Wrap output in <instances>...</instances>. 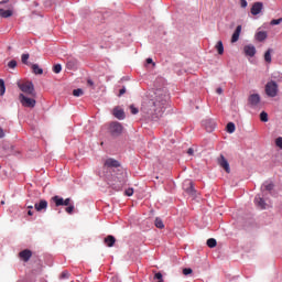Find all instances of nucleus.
<instances>
[{
	"label": "nucleus",
	"instance_id": "f3484780",
	"mask_svg": "<svg viewBox=\"0 0 282 282\" xmlns=\"http://www.w3.org/2000/svg\"><path fill=\"white\" fill-rule=\"evenodd\" d=\"M104 241L106 246H108V248H113V246L116 245V237L107 236Z\"/></svg>",
	"mask_w": 282,
	"mask_h": 282
},
{
	"label": "nucleus",
	"instance_id": "f8f14e48",
	"mask_svg": "<svg viewBox=\"0 0 282 282\" xmlns=\"http://www.w3.org/2000/svg\"><path fill=\"white\" fill-rule=\"evenodd\" d=\"M19 257L22 259V261L28 262L30 259H32V251H30V249H25L19 253Z\"/></svg>",
	"mask_w": 282,
	"mask_h": 282
},
{
	"label": "nucleus",
	"instance_id": "49530a36",
	"mask_svg": "<svg viewBox=\"0 0 282 282\" xmlns=\"http://www.w3.org/2000/svg\"><path fill=\"white\" fill-rule=\"evenodd\" d=\"M193 153H195V150H193V148H189L187 150V155H193Z\"/></svg>",
	"mask_w": 282,
	"mask_h": 282
},
{
	"label": "nucleus",
	"instance_id": "ddd939ff",
	"mask_svg": "<svg viewBox=\"0 0 282 282\" xmlns=\"http://www.w3.org/2000/svg\"><path fill=\"white\" fill-rule=\"evenodd\" d=\"M105 166H107L108 169H118V166H120V162L113 159H108L105 162Z\"/></svg>",
	"mask_w": 282,
	"mask_h": 282
},
{
	"label": "nucleus",
	"instance_id": "423d86ee",
	"mask_svg": "<svg viewBox=\"0 0 282 282\" xmlns=\"http://www.w3.org/2000/svg\"><path fill=\"white\" fill-rule=\"evenodd\" d=\"M51 202L55 203V206H69V203H72V198L64 199L63 197L56 195L51 198Z\"/></svg>",
	"mask_w": 282,
	"mask_h": 282
},
{
	"label": "nucleus",
	"instance_id": "6ab92c4d",
	"mask_svg": "<svg viewBox=\"0 0 282 282\" xmlns=\"http://www.w3.org/2000/svg\"><path fill=\"white\" fill-rule=\"evenodd\" d=\"M0 17H2V19H9V17H12V10L0 9Z\"/></svg>",
	"mask_w": 282,
	"mask_h": 282
},
{
	"label": "nucleus",
	"instance_id": "37998d69",
	"mask_svg": "<svg viewBox=\"0 0 282 282\" xmlns=\"http://www.w3.org/2000/svg\"><path fill=\"white\" fill-rule=\"evenodd\" d=\"M124 94H127V88L126 87H122L120 90H119V97L120 96H124Z\"/></svg>",
	"mask_w": 282,
	"mask_h": 282
},
{
	"label": "nucleus",
	"instance_id": "79ce46f5",
	"mask_svg": "<svg viewBox=\"0 0 282 282\" xmlns=\"http://www.w3.org/2000/svg\"><path fill=\"white\" fill-rule=\"evenodd\" d=\"M61 279H69V272L67 271L62 272Z\"/></svg>",
	"mask_w": 282,
	"mask_h": 282
},
{
	"label": "nucleus",
	"instance_id": "c756f323",
	"mask_svg": "<svg viewBox=\"0 0 282 282\" xmlns=\"http://www.w3.org/2000/svg\"><path fill=\"white\" fill-rule=\"evenodd\" d=\"M83 94H84L83 89H80V88H77V89L73 90V96H75L76 98L83 96Z\"/></svg>",
	"mask_w": 282,
	"mask_h": 282
},
{
	"label": "nucleus",
	"instance_id": "cd10ccee",
	"mask_svg": "<svg viewBox=\"0 0 282 282\" xmlns=\"http://www.w3.org/2000/svg\"><path fill=\"white\" fill-rule=\"evenodd\" d=\"M235 124L232 122L227 123V132L228 133H235Z\"/></svg>",
	"mask_w": 282,
	"mask_h": 282
},
{
	"label": "nucleus",
	"instance_id": "4c0bfd02",
	"mask_svg": "<svg viewBox=\"0 0 282 282\" xmlns=\"http://www.w3.org/2000/svg\"><path fill=\"white\" fill-rule=\"evenodd\" d=\"M124 195H127V197H131L133 195V188L130 187L126 189Z\"/></svg>",
	"mask_w": 282,
	"mask_h": 282
},
{
	"label": "nucleus",
	"instance_id": "8fccbe9b",
	"mask_svg": "<svg viewBox=\"0 0 282 282\" xmlns=\"http://www.w3.org/2000/svg\"><path fill=\"white\" fill-rule=\"evenodd\" d=\"M216 93L219 94V95H221V94H224V89L217 88V89H216Z\"/></svg>",
	"mask_w": 282,
	"mask_h": 282
},
{
	"label": "nucleus",
	"instance_id": "f03ea898",
	"mask_svg": "<svg viewBox=\"0 0 282 282\" xmlns=\"http://www.w3.org/2000/svg\"><path fill=\"white\" fill-rule=\"evenodd\" d=\"M18 87L22 91V94H24V96H31L32 98H36V90H34V84H32V82L18 84Z\"/></svg>",
	"mask_w": 282,
	"mask_h": 282
},
{
	"label": "nucleus",
	"instance_id": "473e14b6",
	"mask_svg": "<svg viewBox=\"0 0 282 282\" xmlns=\"http://www.w3.org/2000/svg\"><path fill=\"white\" fill-rule=\"evenodd\" d=\"M262 188H264V191H272V188H274V184H272V183H264Z\"/></svg>",
	"mask_w": 282,
	"mask_h": 282
},
{
	"label": "nucleus",
	"instance_id": "c85d7f7f",
	"mask_svg": "<svg viewBox=\"0 0 282 282\" xmlns=\"http://www.w3.org/2000/svg\"><path fill=\"white\" fill-rule=\"evenodd\" d=\"M67 207L65 208V212L68 214V215H72L74 213V204L69 203V205H66Z\"/></svg>",
	"mask_w": 282,
	"mask_h": 282
},
{
	"label": "nucleus",
	"instance_id": "20e7f679",
	"mask_svg": "<svg viewBox=\"0 0 282 282\" xmlns=\"http://www.w3.org/2000/svg\"><path fill=\"white\" fill-rule=\"evenodd\" d=\"M264 91L269 98H276L279 95V84L274 80L268 82Z\"/></svg>",
	"mask_w": 282,
	"mask_h": 282
},
{
	"label": "nucleus",
	"instance_id": "5701e85b",
	"mask_svg": "<svg viewBox=\"0 0 282 282\" xmlns=\"http://www.w3.org/2000/svg\"><path fill=\"white\" fill-rule=\"evenodd\" d=\"M32 70H33V74H39V75L43 74V68H40L39 64H33Z\"/></svg>",
	"mask_w": 282,
	"mask_h": 282
},
{
	"label": "nucleus",
	"instance_id": "de8ad7c7",
	"mask_svg": "<svg viewBox=\"0 0 282 282\" xmlns=\"http://www.w3.org/2000/svg\"><path fill=\"white\" fill-rule=\"evenodd\" d=\"M6 137V132L3 131V128H0V138H4Z\"/></svg>",
	"mask_w": 282,
	"mask_h": 282
},
{
	"label": "nucleus",
	"instance_id": "a19ab883",
	"mask_svg": "<svg viewBox=\"0 0 282 282\" xmlns=\"http://www.w3.org/2000/svg\"><path fill=\"white\" fill-rule=\"evenodd\" d=\"M154 279H158V282H163L164 280L162 279V273H155Z\"/></svg>",
	"mask_w": 282,
	"mask_h": 282
},
{
	"label": "nucleus",
	"instance_id": "b1692460",
	"mask_svg": "<svg viewBox=\"0 0 282 282\" xmlns=\"http://www.w3.org/2000/svg\"><path fill=\"white\" fill-rule=\"evenodd\" d=\"M208 248H216L217 247V240L215 238H209L207 240Z\"/></svg>",
	"mask_w": 282,
	"mask_h": 282
},
{
	"label": "nucleus",
	"instance_id": "c03bdc74",
	"mask_svg": "<svg viewBox=\"0 0 282 282\" xmlns=\"http://www.w3.org/2000/svg\"><path fill=\"white\" fill-rule=\"evenodd\" d=\"M240 7H241V8H248V1H246V0H240Z\"/></svg>",
	"mask_w": 282,
	"mask_h": 282
},
{
	"label": "nucleus",
	"instance_id": "a878e982",
	"mask_svg": "<svg viewBox=\"0 0 282 282\" xmlns=\"http://www.w3.org/2000/svg\"><path fill=\"white\" fill-rule=\"evenodd\" d=\"M6 94V82L3 79H0V96H3Z\"/></svg>",
	"mask_w": 282,
	"mask_h": 282
},
{
	"label": "nucleus",
	"instance_id": "864d4df0",
	"mask_svg": "<svg viewBox=\"0 0 282 282\" xmlns=\"http://www.w3.org/2000/svg\"><path fill=\"white\" fill-rule=\"evenodd\" d=\"M28 208L32 209V208H34V206H32V205H28Z\"/></svg>",
	"mask_w": 282,
	"mask_h": 282
},
{
	"label": "nucleus",
	"instance_id": "bb28decb",
	"mask_svg": "<svg viewBox=\"0 0 282 282\" xmlns=\"http://www.w3.org/2000/svg\"><path fill=\"white\" fill-rule=\"evenodd\" d=\"M53 72H54V74H61V72H63V66H61V64L54 65Z\"/></svg>",
	"mask_w": 282,
	"mask_h": 282
},
{
	"label": "nucleus",
	"instance_id": "9d476101",
	"mask_svg": "<svg viewBox=\"0 0 282 282\" xmlns=\"http://www.w3.org/2000/svg\"><path fill=\"white\" fill-rule=\"evenodd\" d=\"M261 10H263V2H256L251 7V14H253V17H257V14H261Z\"/></svg>",
	"mask_w": 282,
	"mask_h": 282
},
{
	"label": "nucleus",
	"instance_id": "58836bf2",
	"mask_svg": "<svg viewBox=\"0 0 282 282\" xmlns=\"http://www.w3.org/2000/svg\"><path fill=\"white\" fill-rule=\"evenodd\" d=\"M280 23H282V18L271 21V25H280Z\"/></svg>",
	"mask_w": 282,
	"mask_h": 282
},
{
	"label": "nucleus",
	"instance_id": "9b49d317",
	"mask_svg": "<svg viewBox=\"0 0 282 282\" xmlns=\"http://www.w3.org/2000/svg\"><path fill=\"white\" fill-rule=\"evenodd\" d=\"M249 105H251V107H257V105H259L261 102V96H259V94H252L249 96Z\"/></svg>",
	"mask_w": 282,
	"mask_h": 282
},
{
	"label": "nucleus",
	"instance_id": "1a4fd4ad",
	"mask_svg": "<svg viewBox=\"0 0 282 282\" xmlns=\"http://www.w3.org/2000/svg\"><path fill=\"white\" fill-rule=\"evenodd\" d=\"M243 52H245L246 56H250V58H252V56H254V54H257V47H254V45H252V44H248L243 47Z\"/></svg>",
	"mask_w": 282,
	"mask_h": 282
},
{
	"label": "nucleus",
	"instance_id": "72a5a7b5",
	"mask_svg": "<svg viewBox=\"0 0 282 282\" xmlns=\"http://www.w3.org/2000/svg\"><path fill=\"white\" fill-rule=\"evenodd\" d=\"M22 63L24 64V65H28V61H29V58H30V54H22Z\"/></svg>",
	"mask_w": 282,
	"mask_h": 282
},
{
	"label": "nucleus",
	"instance_id": "a211bd4d",
	"mask_svg": "<svg viewBox=\"0 0 282 282\" xmlns=\"http://www.w3.org/2000/svg\"><path fill=\"white\" fill-rule=\"evenodd\" d=\"M256 205L258 206V208H260L261 210H265V200H263V198L257 196L254 198Z\"/></svg>",
	"mask_w": 282,
	"mask_h": 282
},
{
	"label": "nucleus",
	"instance_id": "7c9ffc66",
	"mask_svg": "<svg viewBox=\"0 0 282 282\" xmlns=\"http://www.w3.org/2000/svg\"><path fill=\"white\" fill-rule=\"evenodd\" d=\"M155 227L160 228L162 230V228H164V223L162 221V219L156 218L155 219Z\"/></svg>",
	"mask_w": 282,
	"mask_h": 282
},
{
	"label": "nucleus",
	"instance_id": "6e6552de",
	"mask_svg": "<svg viewBox=\"0 0 282 282\" xmlns=\"http://www.w3.org/2000/svg\"><path fill=\"white\" fill-rule=\"evenodd\" d=\"M34 208L37 213H45V210H47V200L41 199L39 203L34 204Z\"/></svg>",
	"mask_w": 282,
	"mask_h": 282
},
{
	"label": "nucleus",
	"instance_id": "3c124183",
	"mask_svg": "<svg viewBox=\"0 0 282 282\" xmlns=\"http://www.w3.org/2000/svg\"><path fill=\"white\" fill-rule=\"evenodd\" d=\"M28 215H30V217H32L34 215V213L32 210H29Z\"/></svg>",
	"mask_w": 282,
	"mask_h": 282
},
{
	"label": "nucleus",
	"instance_id": "dca6fc26",
	"mask_svg": "<svg viewBox=\"0 0 282 282\" xmlns=\"http://www.w3.org/2000/svg\"><path fill=\"white\" fill-rule=\"evenodd\" d=\"M265 39H268V32L259 31L256 33V41H259V43H262V41H265Z\"/></svg>",
	"mask_w": 282,
	"mask_h": 282
},
{
	"label": "nucleus",
	"instance_id": "a18cd8bd",
	"mask_svg": "<svg viewBox=\"0 0 282 282\" xmlns=\"http://www.w3.org/2000/svg\"><path fill=\"white\" fill-rule=\"evenodd\" d=\"M147 63H148V65H153V66H155V63H153V58H151V57H149V58H147Z\"/></svg>",
	"mask_w": 282,
	"mask_h": 282
},
{
	"label": "nucleus",
	"instance_id": "4be33fe9",
	"mask_svg": "<svg viewBox=\"0 0 282 282\" xmlns=\"http://www.w3.org/2000/svg\"><path fill=\"white\" fill-rule=\"evenodd\" d=\"M216 50H217L218 54L221 56V54H224V42L218 41L216 44Z\"/></svg>",
	"mask_w": 282,
	"mask_h": 282
},
{
	"label": "nucleus",
	"instance_id": "2eb2a0df",
	"mask_svg": "<svg viewBox=\"0 0 282 282\" xmlns=\"http://www.w3.org/2000/svg\"><path fill=\"white\" fill-rule=\"evenodd\" d=\"M239 36H241V25H238L231 36V43H237L239 41Z\"/></svg>",
	"mask_w": 282,
	"mask_h": 282
},
{
	"label": "nucleus",
	"instance_id": "2f4dec72",
	"mask_svg": "<svg viewBox=\"0 0 282 282\" xmlns=\"http://www.w3.org/2000/svg\"><path fill=\"white\" fill-rule=\"evenodd\" d=\"M260 120H261V122H268V112L262 111L260 113Z\"/></svg>",
	"mask_w": 282,
	"mask_h": 282
},
{
	"label": "nucleus",
	"instance_id": "0eeeda50",
	"mask_svg": "<svg viewBox=\"0 0 282 282\" xmlns=\"http://www.w3.org/2000/svg\"><path fill=\"white\" fill-rule=\"evenodd\" d=\"M218 164L226 171V173H230V164L228 163V160H226V156L224 154H220L218 158Z\"/></svg>",
	"mask_w": 282,
	"mask_h": 282
},
{
	"label": "nucleus",
	"instance_id": "4468645a",
	"mask_svg": "<svg viewBox=\"0 0 282 282\" xmlns=\"http://www.w3.org/2000/svg\"><path fill=\"white\" fill-rule=\"evenodd\" d=\"M112 115L115 116V118H117L118 120H124V110L120 109V108H115L112 110Z\"/></svg>",
	"mask_w": 282,
	"mask_h": 282
},
{
	"label": "nucleus",
	"instance_id": "7ed1b4c3",
	"mask_svg": "<svg viewBox=\"0 0 282 282\" xmlns=\"http://www.w3.org/2000/svg\"><path fill=\"white\" fill-rule=\"evenodd\" d=\"M29 96L30 95L20 94L19 101L21 102L22 107H25L28 109H34V107H36V97Z\"/></svg>",
	"mask_w": 282,
	"mask_h": 282
},
{
	"label": "nucleus",
	"instance_id": "e433bc0d",
	"mask_svg": "<svg viewBox=\"0 0 282 282\" xmlns=\"http://www.w3.org/2000/svg\"><path fill=\"white\" fill-rule=\"evenodd\" d=\"M130 111H131L132 116H135L139 112L138 108H135V106H133V105L130 106Z\"/></svg>",
	"mask_w": 282,
	"mask_h": 282
},
{
	"label": "nucleus",
	"instance_id": "603ef678",
	"mask_svg": "<svg viewBox=\"0 0 282 282\" xmlns=\"http://www.w3.org/2000/svg\"><path fill=\"white\" fill-rule=\"evenodd\" d=\"M124 177V174L121 173V176L117 177V180H122Z\"/></svg>",
	"mask_w": 282,
	"mask_h": 282
},
{
	"label": "nucleus",
	"instance_id": "393cba45",
	"mask_svg": "<svg viewBox=\"0 0 282 282\" xmlns=\"http://www.w3.org/2000/svg\"><path fill=\"white\" fill-rule=\"evenodd\" d=\"M188 186L186 188V193H188V195H195V187L193 186V182H188Z\"/></svg>",
	"mask_w": 282,
	"mask_h": 282
},
{
	"label": "nucleus",
	"instance_id": "f704fd0d",
	"mask_svg": "<svg viewBox=\"0 0 282 282\" xmlns=\"http://www.w3.org/2000/svg\"><path fill=\"white\" fill-rule=\"evenodd\" d=\"M183 274H184L185 276H188V274H193V269H191V268H185V269H183Z\"/></svg>",
	"mask_w": 282,
	"mask_h": 282
},
{
	"label": "nucleus",
	"instance_id": "39448f33",
	"mask_svg": "<svg viewBox=\"0 0 282 282\" xmlns=\"http://www.w3.org/2000/svg\"><path fill=\"white\" fill-rule=\"evenodd\" d=\"M122 123L118 122V121H112L109 124V132L111 133V135L118 137L122 133Z\"/></svg>",
	"mask_w": 282,
	"mask_h": 282
},
{
	"label": "nucleus",
	"instance_id": "c9c22d12",
	"mask_svg": "<svg viewBox=\"0 0 282 282\" xmlns=\"http://www.w3.org/2000/svg\"><path fill=\"white\" fill-rule=\"evenodd\" d=\"M8 67H10V69H14V67H17V61L12 59L8 63Z\"/></svg>",
	"mask_w": 282,
	"mask_h": 282
},
{
	"label": "nucleus",
	"instance_id": "412c9836",
	"mask_svg": "<svg viewBox=\"0 0 282 282\" xmlns=\"http://www.w3.org/2000/svg\"><path fill=\"white\" fill-rule=\"evenodd\" d=\"M78 62L76 59H69L66 64L67 69H76Z\"/></svg>",
	"mask_w": 282,
	"mask_h": 282
},
{
	"label": "nucleus",
	"instance_id": "ea45409f",
	"mask_svg": "<svg viewBox=\"0 0 282 282\" xmlns=\"http://www.w3.org/2000/svg\"><path fill=\"white\" fill-rule=\"evenodd\" d=\"M275 144H276V147H279V149H282V137H279V138L275 140Z\"/></svg>",
	"mask_w": 282,
	"mask_h": 282
},
{
	"label": "nucleus",
	"instance_id": "aec40b11",
	"mask_svg": "<svg viewBox=\"0 0 282 282\" xmlns=\"http://www.w3.org/2000/svg\"><path fill=\"white\" fill-rule=\"evenodd\" d=\"M264 61H265V63H272V48H269L264 53Z\"/></svg>",
	"mask_w": 282,
	"mask_h": 282
},
{
	"label": "nucleus",
	"instance_id": "f257e3e1",
	"mask_svg": "<svg viewBox=\"0 0 282 282\" xmlns=\"http://www.w3.org/2000/svg\"><path fill=\"white\" fill-rule=\"evenodd\" d=\"M166 109V97L151 99L142 104L141 110L147 115V118L151 120H160L164 116Z\"/></svg>",
	"mask_w": 282,
	"mask_h": 282
},
{
	"label": "nucleus",
	"instance_id": "09e8293b",
	"mask_svg": "<svg viewBox=\"0 0 282 282\" xmlns=\"http://www.w3.org/2000/svg\"><path fill=\"white\" fill-rule=\"evenodd\" d=\"M87 85H89L90 87H94V80L88 79V80H87Z\"/></svg>",
	"mask_w": 282,
	"mask_h": 282
}]
</instances>
